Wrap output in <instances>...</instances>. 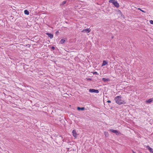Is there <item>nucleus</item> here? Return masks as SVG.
I'll use <instances>...</instances> for the list:
<instances>
[{
  "label": "nucleus",
  "instance_id": "nucleus-5",
  "mask_svg": "<svg viewBox=\"0 0 153 153\" xmlns=\"http://www.w3.org/2000/svg\"><path fill=\"white\" fill-rule=\"evenodd\" d=\"M91 30L89 28H87L83 30L82 31V32L84 33H88Z\"/></svg>",
  "mask_w": 153,
  "mask_h": 153
},
{
  "label": "nucleus",
  "instance_id": "nucleus-25",
  "mask_svg": "<svg viewBox=\"0 0 153 153\" xmlns=\"http://www.w3.org/2000/svg\"><path fill=\"white\" fill-rule=\"evenodd\" d=\"M88 80H91V79L89 78V79H88Z\"/></svg>",
  "mask_w": 153,
  "mask_h": 153
},
{
  "label": "nucleus",
  "instance_id": "nucleus-17",
  "mask_svg": "<svg viewBox=\"0 0 153 153\" xmlns=\"http://www.w3.org/2000/svg\"><path fill=\"white\" fill-rule=\"evenodd\" d=\"M138 9V10H140V11H141L142 12H143V13H146V12H145V11H144V10H141V9L140 8H139Z\"/></svg>",
  "mask_w": 153,
  "mask_h": 153
},
{
  "label": "nucleus",
  "instance_id": "nucleus-3",
  "mask_svg": "<svg viewBox=\"0 0 153 153\" xmlns=\"http://www.w3.org/2000/svg\"><path fill=\"white\" fill-rule=\"evenodd\" d=\"M109 131L117 135H119L120 134V132H119V131H117L116 130H114L112 129H110Z\"/></svg>",
  "mask_w": 153,
  "mask_h": 153
},
{
  "label": "nucleus",
  "instance_id": "nucleus-6",
  "mask_svg": "<svg viewBox=\"0 0 153 153\" xmlns=\"http://www.w3.org/2000/svg\"><path fill=\"white\" fill-rule=\"evenodd\" d=\"M46 34L50 38V39H52L53 38V35L52 34L49 33H47Z\"/></svg>",
  "mask_w": 153,
  "mask_h": 153
},
{
  "label": "nucleus",
  "instance_id": "nucleus-22",
  "mask_svg": "<svg viewBox=\"0 0 153 153\" xmlns=\"http://www.w3.org/2000/svg\"><path fill=\"white\" fill-rule=\"evenodd\" d=\"M59 33V32L58 31H57L56 32V35H57Z\"/></svg>",
  "mask_w": 153,
  "mask_h": 153
},
{
  "label": "nucleus",
  "instance_id": "nucleus-20",
  "mask_svg": "<svg viewBox=\"0 0 153 153\" xmlns=\"http://www.w3.org/2000/svg\"><path fill=\"white\" fill-rule=\"evenodd\" d=\"M146 148H147L148 149V150H149V149L151 148L149 146H147L146 147Z\"/></svg>",
  "mask_w": 153,
  "mask_h": 153
},
{
  "label": "nucleus",
  "instance_id": "nucleus-13",
  "mask_svg": "<svg viewBox=\"0 0 153 153\" xmlns=\"http://www.w3.org/2000/svg\"><path fill=\"white\" fill-rule=\"evenodd\" d=\"M104 134L106 137H108L109 136V134L108 132L105 131Z\"/></svg>",
  "mask_w": 153,
  "mask_h": 153
},
{
  "label": "nucleus",
  "instance_id": "nucleus-4",
  "mask_svg": "<svg viewBox=\"0 0 153 153\" xmlns=\"http://www.w3.org/2000/svg\"><path fill=\"white\" fill-rule=\"evenodd\" d=\"M89 91L91 93H98L99 92L98 90L94 89H90Z\"/></svg>",
  "mask_w": 153,
  "mask_h": 153
},
{
  "label": "nucleus",
  "instance_id": "nucleus-2",
  "mask_svg": "<svg viewBox=\"0 0 153 153\" xmlns=\"http://www.w3.org/2000/svg\"><path fill=\"white\" fill-rule=\"evenodd\" d=\"M109 2L112 3L117 7H119V3L115 0H109Z\"/></svg>",
  "mask_w": 153,
  "mask_h": 153
},
{
  "label": "nucleus",
  "instance_id": "nucleus-26",
  "mask_svg": "<svg viewBox=\"0 0 153 153\" xmlns=\"http://www.w3.org/2000/svg\"><path fill=\"white\" fill-rule=\"evenodd\" d=\"M113 36L112 37V38L113 39Z\"/></svg>",
  "mask_w": 153,
  "mask_h": 153
},
{
  "label": "nucleus",
  "instance_id": "nucleus-7",
  "mask_svg": "<svg viewBox=\"0 0 153 153\" xmlns=\"http://www.w3.org/2000/svg\"><path fill=\"white\" fill-rule=\"evenodd\" d=\"M73 135L74 137H76L77 136V134L75 130H74L72 131Z\"/></svg>",
  "mask_w": 153,
  "mask_h": 153
},
{
  "label": "nucleus",
  "instance_id": "nucleus-16",
  "mask_svg": "<svg viewBox=\"0 0 153 153\" xmlns=\"http://www.w3.org/2000/svg\"><path fill=\"white\" fill-rule=\"evenodd\" d=\"M66 3V1H64L62 2L61 4V5H63L65 4Z\"/></svg>",
  "mask_w": 153,
  "mask_h": 153
},
{
  "label": "nucleus",
  "instance_id": "nucleus-10",
  "mask_svg": "<svg viewBox=\"0 0 153 153\" xmlns=\"http://www.w3.org/2000/svg\"><path fill=\"white\" fill-rule=\"evenodd\" d=\"M108 64V62H106L104 60L103 61V63L102 64V66H103L105 65Z\"/></svg>",
  "mask_w": 153,
  "mask_h": 153
},
{
  "label": "nucleus",
  "instance_id": "nucleus-19",
  "mask_svg": "<svg viewBox=\"0 0 153 153\" xmlns=\"http://www.w3.org/2000/svg\"><path fill=\"white\" fill-rule=\"evenodd\" d=\"M149 22L151 24H153V21L151 20Z\"/></svg>",
  "mask_w": 153,
  "mask_h": 153
},
{
  "label": "nucleus",
  "instance_id": "nucleus-9",
  "mask_svg": "<svg viewBox=\"0 0 153 153\" xmlns=\"http://www.w3.org/2000/svg\"><path fill=\"white\" fill-rule=\"evenodd\" d=\"M77 109L79 110H82L83 111L85 109V108L84 107H77Z\"/></svg>",
  "mask_w": 153,
  "mask_h": 153
},
{
  "label": "nucleus",
  "instance_id": "nucleus-12",
  "mask_svg": "<svg viewBox=\"0 0 153 153\" xmlns=\"http://www.w3.org/2000/svg\"><path fill=\"white\" fill-rule=\"evenodd\" d=\"M24 13L26 15H28L29 14V12L27 10H25L24 11Z\"/></svg>",
  "mask_w": 153,
  "mask_h": 153
},
{
  "label": "nucleus",
  "instance_id": "nucleus-11",
  "mask_svg": "<svg viewBox=\"0 0 153 153\" xmlns=\"http://www.w3.org/2000/svg\"><path fill=\"white\" fill-rule=\"evenodd\" d=\"M153 101V100L152 98H150L148 100L146 101V102L147 103H150Z\"/></svg>",
  "mask_w": 153,
  "mask_h": 153
},
{
  "label": "nucleus",
  "instance_id": "nucleus-23",
  "mask_svg": "<svg viewBox=\"0 0 153 153\" xmlns=\"http://www.w3.org/2000/svg\"><path fill=\"white\" fill-rule=\"evenodd\" d=\"M107 102H108V103H111V101H110L109 100H108L107 101Z\"/></svg>",
  "mask_w": 153,
  "mask_h": 153
},
{
  "label": "nucleus",
  "instance_id": "nucleus-8",
  "mask_svg": "<svg viewBox=\"0 0 153 153\" xmlns=\"http://www.w3.org/2000/svg\"><path fill=\"white\" fill-rule=\"evenodd\" d=\"M102 80L104 82H107V81H110V79L109 78H102Z\"/></svg>",
  "mask_w": 153,
  "mask_h": 153
},
{
  "label": "nucleus",
  "instance_id": "nucleus-18",
  "mask_svg": "<svg viewBox=\"0 0 153 153\" xmlns=\"http://www.w3.org/2000/svg\"><path fill=\"white\" fill-rule=\"evenodd\" d=\"M93 74H96V75H99L98 73H97V72H96V71L94 72L93 73Z\"/></svg>",
  "mask_w": 153,
  "mask_h": 153
},
{
  "label": "nucleus",
  "instance_id": "nucleus-21",
  "mask_svg": "<svg viewBox=\"0 0 153 153\" xmlns=\"http://www.w3.org/2000/svg\"><path fill=\"white\" fill-rule=\"evenodd\" d=\"M51 49H52V50H54L55 47H53V46H52L51 47Z\"/></svg>",
  "mask_w": 153,
  "mask_h": 153
},
{
  "label": "nucleus",
  "instance_id": "nucleus-14",
  "mask_svg": "<svg viewBox=\"0 0 153 153\" xmlns=\"http://www.w3.org/2000/svg\"><path fill=\"white\" fill-rule=\"evenodd\" d=\"M65 42V40L63 39H62L60 42V43L61 44H63Z\"/></svg>",
  "mask_w": 153,
  "mask_h": 153
},
{
  "label": "nucleus",
  "instance_id": "nucleus-24",
  "mask_svg": "<svg viewBox=\"0 0 153 153\" xmlns=\"http://www.w3.org/2000/svg\"><path fill=\"white\" fill-rule=\"evenodd\" d=\"M132 152H133L132 153H136L135 152H134L133 150H132Z\"/></svg>",
  "mask_w": 153,
  "mask_h": 153
},
{
  "label": "nucleus",
  "instance_id": "nucleus-15",
  "mask_svg": "<svg viewBox=\"0 0 153 153\" xmlns=\"http://www.w3.org/2000/svg\"><path fill=\"white\" fill-rule=\"evenodd\" d=\"M153 149L151 148H150L149 149V152L151 153H153Z\"/></svg>",
  "mask_w": 153,
  "mask_h": 153
},
{
  "label": "nucleus",
  "instance_id": "nucleus-1",
  "mask_svg": "<svg viewBox=\"0 0 153 153\" xmlns=\"http://www.w3.org/2000/svg\"><path fill=\"white\" fill-rule=\"evenodd\" d=\"M121 97L120 96H117L115 97L114 100L119 105L125 104L126 102L121 100Z\"/></svg>",
  "mask_w": 153,
  "mask_h": 153
}]
</instances>
